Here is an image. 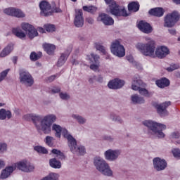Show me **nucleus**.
<instances>
[{
	"instance_id": "obj_1",
	"label": "nucleus",
	"mask_w": 180,
	"mask_h": 180,
	"mask_svg": "<svg viewBox=\"0 0 180 180\" xmlns=\"http://www.w3.org/2000/svg\"><path fill=\"white\" fill-rule=\"evenodd\" d=\"M145 43H138L136 48L146 57L164 58L169 54V50L167 46H160L155 50V41L150 37H145Z\"/></svg>"
},
{
	"instance_id": "obj_2",
	"label": "nucleus",
	"mask_w": 180,
	"mask_h": 180,
	"mask_svg": "<svg viewBox=\"0 0 180 180\" xmlns=\"http://www.w3.org/2000/svg\"><path fill=\"white\" fill-rule=\"evenodd\" d=\"M25 120H32L35 124L37 130L43 131L44 134H49L51 132V124L57 120L54 115H49L41 118L36 114H27L24 115Z\"/></svg>"
},
{
	"instance_id": "obj_3",
	"label": "nucleus",
	"mask_w": 180,
	"mask_h": 180,
	"mask_svg": "<svg viewBox=\"0 0 180 180\" xmlns=\"http://www.w3.org/2000/svg\"><path fill=\"white\" fill-rule=\"evenodd\" d=\"M52 130L56 131V137L60 139L61 134L68 139V143L70 148V150L73 154H79L80 155H84L85 154V148L84 146H79L77 145V141L72 136L68 134L67 129L62 128L60 125L54 124L52 127Z\"/></svg>"
},
{
	"instance_id": "obj_4",
	"label": "nucleus",
	"mask_w": 180,
	"mask_h": 180,
	"mask_svg": "<svg viewBox=\"0 0 180 180\" xmlns=\"http://www.w3.org/2000/svg\"><path fill=\"white\" fill-rule=\"evenodd\" d=\"M16 167L18 169H20V171H23L24 172H30L34 169V166H33V165L27 160H22L16 163L15 167L10 166L3 169L0 175L1 179H6V178L16 169Z\"/></svg>"
},
{
	"instance_id": "obj_5",
	"label": "nucleus",
	"mask_w": 180,
	"mask_h": 180,
	"mask_svg": "<svg viewBox=\"0 0 180 180\" xmlns=\"http://www.w3.org/2000/svg\"><path fill=\"white\" fill-rule=\"evenodd\" d=\"M143 124L144 126H146V127H148L149 130L152 131V134L157 137H159L160 139L165 137V134L162 132V130L167 129V126L165 124L154 122L153 121H144Z\"/></svg>"
},
{
	"instance_id": "obj_6",
	"label": "nucleus",
	"mask_w": 180,
	"mask_h": 180,
	"mask_svg": "<svg viewBox=\"0 0 180 180\" xmlns=\"http://www.w3.org/2000/svg\"><path fill=\"white\" fill-rule=\"evenodd\" d=\"M106 5L108 6V9L111 15H114V16H129L127 12L126 11V8L124 6H120L116 4L115 0H104Z\"/></svg>"
},
{
	"instance_id": "obj_7",
	"label": "nucleus",
	"mask_w": 180,
	"mask_h": 180,
	"mask_svg": "<svg viewBox=\"0 0 180 180\" xmlns=\"http://www.w3.org/2000/svg\"><path fill=\"white\" fill-rule=\"evenodd\" d=\"M94 165L96 169L107 176H112L113 172L110 169L109 165L101 158H96L94 159Z\"/></svg>"
},
{
	"instance_id": "obj_8",
	"label": "nucleus",
	"mask_w": 180,
	"mask_h": 180,
	"mask_svg": "<svg viewBox=\"0 0 180 180\" xmlns=\"http://www.w3.org/2000/svg\"><path fill=\"white\" fill-rule=\"evenodd\" d=\"M141 86H144V83H143L140 77L139 76L134 77L131 89L133 91H139L140 95H143V96H151V94L147 89L141 88Z\"/></svg>"
},
{
	"instance_id": "obj_9",
	"label": "nucleus",
	"mask_w": 180,
	"mask_h": 180,
	"mask_svg": "<svg viewBox=\"0 0 180 180\" xmlns=\"http://www.w3.org/2000/svg\"><path fill=\"white\" fill-rule=\"evenodd\" d=\"M111 53L117 57H124L126 56V51L124 46L120 44V40L114 41L110 47Z\"/></svg>"
},
{
	"instance_id": "obj_10",
	"label": "nucleus",
	"mask_w": 180,
	"mask_h": 180,
	"mask_svg": "<svg viewBox=\"0 0 180 180\" xmlns=\"http://www.w3.org/2000/svg\"><path fill=\"white\" fill-rule=\"evenodd\" d=\"M179 20V13L174 11L172 13H168L165 18V27H172L175 26V23Z\"/></svg>"
},
{
	"instance_id": "obj_11",
	"label": "nucleus",
	"mask_w": 180,
	"mask_h": 180,
	"mask_svg": "<svg viewBox=\"0 0 180 180\" xmlns=\"http://www.w3.org/2000/svg\"><path fill=\"white\" fill-rule=\"evenodd\" d=\"M20 82L24 84L27 86H32V84L34 82L33 77H32L30 72L21 71L20 72Z\"/></svg>"
},
{
	"instance_id": "obj_12",
	"label": "nucleus",
	"mask_w": 180,
	"mask_h": 180,
	"mask_svg": "<svg viewBox=\"0 0 180 180\" xmlns=\"http://www.w3.org/2000/svg\"><path fill=\"white\" fill-rule=\"evenodd\" d=\"M74 25L76 27H82L84 26V14L82 10H75Z\"/></svg>"
},
{
	"instance_id": "obj_13",
	"label": "nucleus",
	"mask_w": 180,
	"mask_h": 180,
	"mask_svg": "<svg viewBox=\"0 0 180 180\" xmlns=\"http://www.w3.org/2000/svg\"><path fill=\"white\" fill-rule=\"evenodd\" d=\"M6 15H8L9 16H15V18H25V13L20 11L18 8H6L4 11Z\"/></svg>"
},
{
	"instance_id": "obj_14",
	"label": "nucleus",
	"mask_w": 180,
	"mask_h": 180,
	"mask_svg": "<svg viewBox=\"0 0 180 180\" xmlns=\"http://www.w3.org/2000/svg\"><path fill=\"white\" fill-rule=\"evenodd\" d=\"M97 20L98 22H103L107 26H110L115 22L112 17L105 13H100L97 18Z\"/></svg>"
},
{
	"instance_id": "obj_15",
	"label": "nucleus",
	"mask_w": 180,
	"mask_h": 180,
	"mask_svg": "<svg viewBox=\"0 0 180 180\" xmlns=\"http://www.w3.org/2000/svg\"><path fill=\"white\" fill-rule=\"evenodd\" d=\"M41 14L44 16H50L51 15V6L47 1H42L39 4Z\"/></svg>"
},
{
	"instance_id": "obj_16",
	"label": "nucleus",
	"mask_w": 180,
	"mask_h": 180,
	"mask_svg": "<svg viewBox=\"0 0 180 180\" xmlns=\"http://www.w3.org/2000/svg\"><path fill=\"white\" fill-rule=\"evenodd\" d=\"M153 165L157 171H162L167 168V162L160 158H155L153 159Z\"/></svg>"
},
{
	"instance_id": "obj_17",
	"label": "nucleus",
	"mask_w": 180,
	"mask_h": 180,
	"mask_svg": "<svg viewBox=\"0 0 180 180\" xmlns=\"http://www.w3.org/2000/svg\"><path fill=\"white\" fill-rule=\"evenodd\" d=\"M138 28L141 32H143V33H146L148 34V33H151L153 32V27L148 22L146 21H140L138 24Z\"/></svg>"
},
{
	"instance_id": "obj_18",
	"label": "nucleus",
	"mask_w": 180,
	"mask_h": 180,
	"mask_svg": "<svg viewBox=\"0 0 180 180\" xmlns=\"http://www.w3.org/2000/svg\"><path fill=\"white\" fill-rule=\"evenodd\" d=\"M119 155H120V151L119 150L110 149L105 153V159L108 160V161H115V160H117Z\"/></svg>"
},
{
	"instance_id": "obj_19",
	"label": "nucleus",
	"mask_w": 180,
	"mask_h": 180,
	"mask_svg": "<svg viewBox=\"0 0 180 180\" xmlns=\"http://www.w3.org/2000/svg\"><path fill=\"white\" fill-rule=\"evenodd\" d=\"M170 105H171V103L169 101L165 102L160 105H158L156 106L158 113H159L160 116H165L168 115V112L167 111V108H168V106H170Z\"/></svg>"
},
{
	"instance_id": "obj_20",
	"label": "nucleus",
	"mask_w": 180,
	"mask_h": 180,
	"mask_svg": "<svg viewBox=\"0 0 180 180\" xmlns=\"http://www.w3.org/2000/svg\"><path fill=\"white\" fill-rule=\"evenodd\" d=\"M108 85L110 89H119V88H122V86L124 85V81L120 80L119 79H115L110 81Z\"/></svg>"
},
{
	"instance_id": "obj_21",
	"label": "nucleus",
	"mask_w": 180,
	"mask_h": 180,
	"mask_svg": "<svg viewBox=\"0 0 180 180\" xmlns=\"http://www.w3.org/2000/svg\"><path fill=\"white\" fill-rule=\"evenodd\" d=\"M165 13V11L161 7L152 8L149 11V15H151L152 16H156L157 18H161V16H164Z\"/></svg>"
},
{
	"instance_id": "obj_22",
	"label": "nucleus",
	"mask_w": 180,
	"mask_h": 180,
	"mask_svg": "<svg viewBox=\"0 0 180 180\" xmlns=\"http://www.w3.org/2000/svg\"><path fill=\"white\" fill-rule=\"evenodd\" d=\"M12 51H13V44H9L1 51L0 57H6V56H9Z\"/></svg>"
},
{
	"instance_id": "obj_23",
	"label": "nucleus",
	"mask_w": 180,
	"mask_h": 180,
	"mask_svg": "<svg viewBox=\"0 0 180 180\" xmlns=\"http://www.w3.org/2000/svg\"><path fill=\"white\" fill-rule=\"evenodd\" d=\"M12 117V112L6 109L1 108L0 110V120H5V119H11Z\"/></svg>"
},
{
	"instance_id": "obj_24",
	"label": "nucleus",
	"mask_w": 180,
	"mask_h": 180,
	"mask_svg": "<svg viewBox=\"0 0 180 180\" xmlns=\"http://www.w3.org/2000/svg\"><path fill=\"white\" fill-rule=\"evenodd\" d=\"M91 58L94 60V62L96 63V64H91L90 65V68L91 70H92L93 71H98V70H99V56L97 55H94L91 54Z\"/></svg>"
},
{
	"instance_id": "obj_25",
	"label": "nucleus",
	"mask_w": 180,
	"mask_h": 180,
	"mask_svg": "<svg viewBox=\"0 0 180 180\" xmlns=\"http://www.w3.org/2000/svg\"><path fill=\"white\" fill-rule=\"evenodd\" d=\"M43 49L49 56L54 53V50H56V46L51 44L45 43L43 44Z\"/></svg>"
},
{
	"instance_id": "obj_26",
	"label": "nucleus",
	"mask_w": 180,
	"mask_h": 180,
	"mask_svg": "<svg viewBox=\"0 0 180 180\" xmlns=\"http://www.w3.org/2000/svg\"><path fill=\"white\" fill-rule=\"evenodd\" d=\"M155 84L159 88H165V86H168L169 85V80L167 78H162L157 80Z\"/></svg>"
},
{
	"instance_id": "obj_27",
	"label": "nucleus",
	"mask_w": 180,
	"mask_h": 180,
	"mask_svg": "<svg viewBox=\"0 0 180 180\" xmlns=\"http://www.w3.org/2000/svg\"><path fill=\"white\" fill-rule=\"evenodd\" d=\"M13 33L15 36L19 37V39H25V37H26V34L18 28H13Z\"/></svg>"
},
{
	"instance_id": "obj_28",
	"label": "nucleus",
	"mask_w": 180,
	"mask_h": 180,
	"mask_svg": "<svg viewBox=\"0 0 180 180\" xmlns=\"http://www.w3.org/2000/svg\"><path fill=\"white\" fill-rule=\"evenodd\" d=\"M82 9L84 12H88L89 13H95L98 11V8L94 6H84Z\"/></svg>"
},
{
	"instance_id": "obj_29",
	"label": "nucleus",
	"mask_w": 180,
	"mask_h": 180,
	"mask_svg": "<svg viewBox=\"0 0 180 180\" xmlns=\"http://www.w3.org/2000/svg\"><path fill=\"white\" fill-rule=\"evenodd\" d=\"M49 165L52 168H61V162L57 160L56 158L49 160Z\"/></svg>"
},
{
	"instance_id": "obj_30",
	"label": "nucleus",
	"mask_w": 180,
	"mask_h": 180,
	"mask_svg": "<svg viewBox=\"0 0 180 180\" xmlns=\"http://www.w3.org/2000/svg\"><path fill=\"white\" fill-rule=\"evenodd\" d=\"M128 9L132 12H137L140 9V5H139V3L131 2L128 5Z\"/></svg>"
},
{
	"instance_id": "obj_31",
	"label": "nucleus",
	"mask_w": 180,
	"mask_h": 180,
	"mask_svg": "<svg viewBox=\"0 0 180 180\" xmlns=\"http://www.w3.org/2000/svg\"><path fill=\"white\" fill-rule=\"evenodd\" d=\"M27 33L30 39H34V37H36L39 34L37 30L34 28V27L31 28L30 31H28Z\"/></svg>"
},
{
	"instance_id": "obj_32",
	"label": "nucleus",
	"mask_w": 180,
	"mask_h": 180,
	"mask_svg": "<svg viewBox=\"0 0 180 180\" xmlns=\"http://www.w3.org/2000/svg\"><path fill=\"white\" fill-rule=\"evenodd\" d=\"M131 101L134 103H144V98L135 94L131 96Z\"/></svg>"
},
{
	"instance_id": "obj_33",
	"label": "nucleus",
	"mask_w": 180,
	"mask_h": 180,
	"mask_svg": "<svg viewBox=\"0 0 180 180\" xmlns=\"http://www.w3.org/2000/svg\"><path fill=\"white\" fill-rule=\"evenodd\" d=\"M52 154H54L59 160H64L65 156L63 152H60V150L53 149L51 150Z\"/></svg>"
},
{
	"instance_id": "obj_34",
	"label": "nucleus",
	"mask_w": 180,
	"mask_h": 180,
	"mask_svg": "<svg viewBox=\"0 0 180 180\" xmlns=\"http://www.w3.org/2000/svg\"><path fill=\"white\" fill-rule=\"evenodd\" d=\"M68 55L63 53L58 61V67H62L65 63Z\"/></svg>"
},
{
	"instance_id": "obj_35",
	"label": "nucleus",
	"mask_w": 180,
	"mask_h": 180,
	"mask_svg": "<svg viewBox=\"0 0 180 180\" xmlns=\"http://www.w3.org/2000/svg\"><path fill=\"white\" fill-rule=\"evenodd\" d=\"M30 58V60H32V61H37L39 58H41V53L39 52L37 53L36 52H32L31 53Z\"/></svg>"
},
{
	"instance_id": "obj_36",
	"label": "nucleus",
	"mask_w": 180,
	"mask_h": 180,
	"mask_svg": "<svg viewBox=\"0 0 180 180\" xmlns=\"http://www.w3.org/2000/svg\"><path fill=\"white\" fill-rule=\"evenodd\" d=\"M34 150L41 154H47V153H49V151L47 150V149H46V148L41 147V146H35L34 148Z\"/></svg>"
},
{
	"instance_id": "obj_37",
	"label": "nucleus",
	"mask_w": 180,
	"mask_h": 180,
	"mask_svg": "<svg viewBox=\"0 0 180 180\" xmlns=\"http://www.w3.org/2000/svg\"><path fill=\"white\" fill-rule=\"evenodd\" d=\"M72 117H73V119H76V120H77L78 123H80L81 124H84V123H85V122H86V120H85V118H84L78 115H72Z\"/></svg>"
},
{
	"instance_id": "obj_38",
	"label": "nucleus",
	"mask_w": 180,
	"mask_h": 180,
	"mask_svg": "<svg viewBox=\"0 0 180 180\" xmlns=\"http://www.w3.org/2000/svg\"><path fill=\"white\" fill-rule=\"evenodd\" d=\"M44 29H45L46 32H51L56 30V27L51 24H46L44 26Z\"/></svg>"
},
{
	"instance_id": "obj_39",
	"label": "nucleus",
	"mask_w": 180,
	"mask_h": 180,
	"mask_svg": "<svg viewBox=\"0 0 180 180\" xmlns=\"http://www.w3.org/2000/svg\"><path fill=\"white\" fill-rule=\"evenodd\" d=\"M21 27L22 30H25V32H28L31 29H32L33 26H32L30 24L23 22L21 24Z\"/></svg>"
},
{
	"instance_id": "obj_40",
	"label": "nucleus",
	"mask_w": 180,
	"mask_h": 180,
	"mask_svg": "<svg viewBox=\"0 0 180 180\" xmlns=\"http://www.w3.org/2000/svg\"><path fill=\"white\" fill-rule=\"evenodd\" d=\"M172 153L175 158H180V150L174 148L172 150Z\"/></svg>"
},
{
	"instance_id": "obj_41",
	"label": "nucleus",
	"mask_w": 180,
	"mask_h": 180,
	"mask_svg": "<svg viewBox=\"0 0 180 180\" xmlns=\"http://www.w3.org/2000/svg\"><path fill=\"white\" fill-rule=\"evenodd\" d=\"M96 50L101 51V53H103V54H106V49L104 48L103 46H102L101 44H96Z\"/></svg>"
},
{
	"instance_id": "obj_42",
	"label": "nucleus",
	"mask_w": 180,
	"mask_h": 180,
	"mask_svg": "<svg viewBox=\"0 0 180 180\" xmlns=\"http://www.w3.org/2000/svg\"><path fill=\"white\" fill-rule=\"evenodd\" d=\"M8 72H9V69L6 70L1 73L0 82H1V81H4V79H5V77H6V75H8Z\"/></svg>"
},
{
	"instance_id": "obj_43",
	"label": "nucleus",
	"mask_w": 180,
	"mask_h": 180,
	"mask_svg": "<svg viewBox=\"0 0 180 180\" xmlns=\"http://www.w3.org/2000/svg\"><path fill=\"white\" fill-rule=\"evenodd\" d=\"M54 140L53 137L51 136H46V143L49 146V147H51L53 146V141Z\"/></svg>"
},
{
	"instance_id": "obj_44",
	"label": "nucleus",
	"mask_w": 180,
	"mask_h": 180,
	"mask_svg": "<svg viewBox=\"0 0 180 180\" xmlns=\"http://www.w3.org/2000/svg\"><path fill=\"white\" fill-rule=\"evenodd\" d=\"M178 68H179V65H172L170 67L167 68V70L171 72L172 71H175V70H178Z\"/></svg>"
},
{
	"instance_id": "obj_45",
	"label": "nucleus",
	"mask_w": 180,
	"mask_h": 180,
	"mask_svg": "<svg viewBox=\"0 0 180 180\" xmlns=\"http://www.w3.org/2000/svg\"><path fill=\"white\" fill-rule=\"evenodd\" d=\"M60 98L61 99H64V100L70 99V95H68L66 93H60Z\"/></svg>"
},
{
	"instance_id": "obj_46",
	"label": "nucleus",
	"mask_w": 180,
	"mask_h": 180,
	"mask_svg": "<svg viewBox=\"0 0 180 180\" xmlns=\"http://www.w3.org/2000/svg\"><path fill=\"white\" fill-rule=\"evenodd\" d=\"M4 151H6V144L0 143V153H4Z\"/></svg>"
},
{
	"instance_id": "obj_47",
	"label": "nucleus",
	"mask_w": 180,
	"mask_h": 180,
	"mask_svg": "<svg viewBox=\"0 0 180 180\" xmlns=\"http://www.w3.org/2000/svg\"><path fill=\"white\" fill-rule=\"evenodd\" d=\"M179 138H180L179 132H174L172 134V139H179Z\"/></svg>"
},
{
	"instance_id": "obj_48",
	"label": "nucleus",
	"mask_w": 180,
	"mask_h": 180,
	"mask_svg": "<svg viewBox=\"0 0 180 180\" xmlns=\"http://www.w3.org/2000/svg\"><path fill=\"white\" fill-rule=\"evenodd\" d=\"M86 22H87V23H89L90 25H92L94 23V18L91 17L86 18Z\"/></svg>"
},
{
	"instance_id": "obj_49",
	"label": "nucleus",
	"mask_w": 180,
	"mask_h": 180,
	"mask_svg": "<svg viewBox=\"0 0 180 180\" xmlns=\"http://www.w3.org/2000/svg\"><path fill=\"white\" fill-rule=\"evenodd\" d=\"M60 91H61V89L58 87H55L52 89L53 94H58V92H60Z\"/></svg>"
},
{
	"instance_id": "obj_50",
	"label": "nucleus",
	"mask_w": 180,
	"mask_h": 180,
	"mask_svg": "<svg viewBox=\"0 0 180 180\" xmlns=\"http://www.w3.org/2000/svg\"><path fill=\"white\" fill-rule=\"evenodd\" d=\"M53 12H56V13H61V9H60V8L58 7H56L55 8H53Z\"/></svg>"
},
{
	"instance_id": "obj_51",
	"label": "nucleus",
	"mask_w": 180,
	"mask_h": 180,
	"mask_svg": "<svg viewBox=\"0 0 180 180\" xmlns=\"http://www.w3.org/2000/svg\"><path fill=\"white\" fill-rule=\"evenodd\" d=\"M4 167H5V162L0 160V169H1V168H4Z\"/></svg>"
},
{
	"instance_id": "obj_52",
	"label": "nucleus",
	"mask_w": 180,
	"mask_h": 180,
	"mask_svg": "<svg viewBox=\"0 0 180 180\" xmlns=\"http://www.w3.org/2000/svg\"><path fill=\"white\" fill-rule=\"evenodd\" d=\"M12 61H13V64H16V63H18V57H16V56L13 57Z\"/></svg>"
},
{
	"instance_id": "obj_53",
	"label": "nucleus",
	"mask_w": 180,
	"mask_h": 180,
	"mask_svg": "<svg viewBox=\"0 0 180 180\" xmlns=\"http://www.w3.org/2000/svg\"><path fill=\"white\" fill-rule=\"evenodd\" d=\"M54 79H56V76H51L50 77H49V82L54 81Z\"/></svg>"
},
{
	"instance_id": "obj_54",
	"label": "nucleus",
	"mask_w": 180,
	"mask_h": 180,
	"mask_svg": "<svg viewBox=\"0 0 180 180\" xmlns=\"http://www.w3.org/2000/svg\"><path fill=\"white\" fill-rule=\"evenodd\" d=\"M110 118L112 119V120H118V122H120V120H119V117H116V118H115V115H111Z\"/></svg>"
},
{
	"instance_id": "obj_55",
	"label": "nucleus",
	"mask_w": 180,
	"mask_h": 180,
	"mask_svg": "<svg viewBox=\"0 0 180 180\" xmlns=\"http://www.w3.org/2000/svg\"><path fill=\"white\" fill-rule=\"evenodd\" d=\"M169 32L170 34H175L176 33V31H175V30H169Z\"/></svg>"
},
{
	"instance_id": "obj_56",
	"label": "nucleus",
	"mask_w": 180,
	"mask_h": 180,
	"mask_svg": "<svg viewBox=\"0 0 180 180\" xmlns=\"http://www.w3.org/2000/svg\"><path fill=\"white\" fill-rule=\"evenodd\" d=\"M127 58L128 61H129L130 63H133V58L131 56H127Z\"/></svg>"
},
{
	"instance_id": "obj_57",
	"label": "nucleus",
	"mask_w": 180,
	"mask_h": 180,
	"mask_svg": "<svg viewBox=\"0 0 180 180\" xmlns=\"http://www.w3.org/2000/svg\"><path fill=\"white\" fill-rule=\"evenodd\" d=\"M38 31H39L40 33H44V29L42 27H38Z\"/></svg>"
},
{
	"instance_id": "obj_58",
	"label": "nucleus",
	"mask_w": 180,
	"mask_h": 180,
	"mask_svg": "<svg viewBox=\"0 0 180 180\" xmlns=\"http://www.w3.org/2000/svg\"><path fill=\"white\" fill-rule=\"evenodd\" d=\"M173 1L177 5L180 4V0H173Z\"/></svg>"
},
{
	"instance_id": "obj_59",
	"label": "nucleus",
	"mask_w": 180,
	"mask_h": 180,
	"mask_svg": "<svg viewBox=\"0 0 180 180\" xmlns=\"http://www.w3.org/2000/svg\"><path fill=\"white\" fill-rule=\"evenodd\" d=\"M176 77H177V78H180V73L179 72L176 73Z\"/></svg>"
},
{
	"instance_id": "obj_60",
	"label": "nucleus",
	"mask_w": 180,
	"mask_h": 180,
	"mask_svg": "<svg viewBox=\"0 0 180 180\" xmlns=\"http://www.w3.org/2000/svg\"><path fill=\"white\" fill-rule=\"evenodd\" d=\"M5 104L2 103H0V107L1 106H4Z\"/></svg>"
},
{
	"instance_id": "obj_61",
	"label": "nucleus",
	"mask_w": 180,
	"mask_h": 180,
	"mask_svg": "<svg viewBox=\"0 0 180 180\" xmlns=\"http://www.w3.org/2000/svg\"><path fill=\"white\" fill-rule=\"evenodd\" d=\"M72 2H77V0H71Z\"/></svg>"
},
{
	"instance_id": "obj_62",
	"label": "nucleus",
	"mask_w": 180,
	"mask_h": 180,
	"mask_svg": "<svg viewBox=\"0 0 180 180\" xmlns=\"http://www.w3.org/2000/svg\"><path fill=\"white\" fill-rule=\"evenodd\" d=\"M177 144H180V141H177Z\"/></svg>"
},
{
	"instance_id": "obj_63",
	"label": "nucleus",
	"mask_w": 180,
	"mask_h": 180,
	"mask_svg": "<svg viewBox=\"0 0 180 180\" xmlns=\"http://www.w3.org/2000/svg\"><path fill=\"white\" fill-rule=\"evenodd\" d=\"M87 57H88L89 60H91V58H89V56H87Z\"/></svg>"
},
{
	"instance_id": "obj_64",
	"label": "nucleus",
	"mask_w": 180,
	"mask_h": 180,
	"mask_svg": "<svg viewBox=\"0 0 180 180\" xmlns=\"http://www.w3.org/2000/svg\"><path fill=\"white\" fill-rule=\"evenodd\" d=\"M178 40L180 41V38H179Z\"/></svg>"
}]
</instances>
